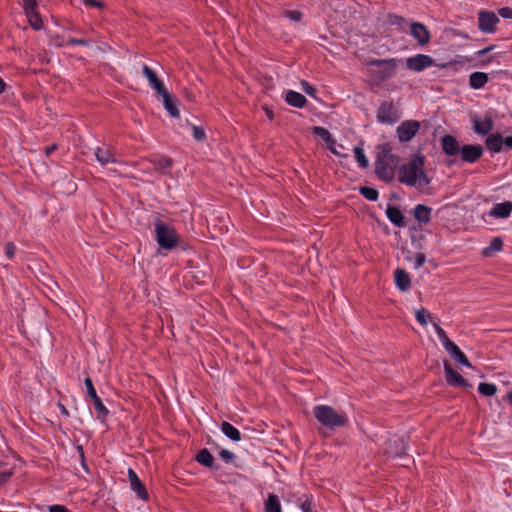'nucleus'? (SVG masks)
<instances>
[{"instance_id":"1","label":"nucleus","mask_w":512,"mask_h":512,"mask_svg":"<svg viewBox=\"0 0 512 512\" xmlns=\"http://www.w3.org/2000/svg\"><path fill=\"white\" fill-rule=\"evenodd\" d=\"M398 180L410 187L424 189L430 184L425 172V159L422 155H415L409 162L403 164L398 171Z\"/></svg>"},{"instance_id":"2","label":"nucleus","mask_w":512,"mask_h":512,"mask_svg":"<svg viewBox=\"0 0 512 512\" xmlns=\"http://www.w3.org/2000/svg\"><path fill=\"white\" fill-rule=\"evenodd\" d=\"M397 164L398 158L392 153L391 146L389 144L379 146L375 161V171L378 178L385 182H391L395 177Z\"/></svg>"},{"instance_id":"3","label":"nucleus","mask_w":512,"mask_h":512,"mask_svg":"<svg viewBox=\"0 0 512 512\" xmlns=\"http://www.w3.org/2000/svg\"><path fill=\"white\" fill-rule=\"evenodd\" d=\"M313 415L322 426L329 429L342 427L347 421L345 414L338 413L334 408L328 405L315 406L313 408Z\"/></svg>"},{"instance_id":"4","label":"nucleus","mask_w":512,"mask_h":512,"mask_svg":"<svg viewBox=\"0 0 512 512\" xmlns=\"http://www.w3.org/2000/svg\"><path fill=\"white\" fill-rule=\"evenodd\" d=\"M156 241L159 247L172 250L178 245L179 237L174 227L158 220L154 224Z\"/></svg>"},{"instance_id":"5","label":"nucleus","mask_w":512,"mask_h":512,"mask_svg":"<svg viewBox=\"0 0 512 512\" xmlns=\"http://www.w3.org/2000/svg\"><path fill=\"white\" fill-rule=\"evenodd\" d=\"M398 59L373 60L369 63L371 75L377 82L393 77L398 66Z\"/></svg>"},{"instance_id":"6","label":"nucleus","mask_w":512,"mask_h":512,"mask_svg":"<svg viewBox=\"0 0 512 512\" xmlns=\"http://www.w3.org/2000/svg\"><path fill=\"white\" fill-rule=\"evenodd\" d=\"M498 23L499 18L495 13L487 10H480L478 12V28L481 32L493 34Z\"/></svg>"},{"instance_id":"7","label":"nucleus","mask_w":512,"mask_h":512,"mask_svg":"<svg viewBox=\"0 0 512 512\" xmlns=\"http://www.w3.org/2000/svg\"><path fill=\"white\" fill-rule=\"evenodd\" d=\"M376 117L379 123L391 125L398 121L400 115L391 102H383L377 110Z\"/></svg>"},{"instance_id":"8","label":"nucleus","mask_w":512,"mask_h":512,"mask_svg":"<svg viewBox=\"0 0 512 512\" xmlns=\"http://www.w3.org/2000/svg\"><path fill=\"white\" fill-rule=\"evenodd\" d=\"M22 8L29 20L30 25L35 30L41 29L43 23L40 15L37 12V0H22Z\"/></svg>"},{"instance_id":"9","label":"nucleus","mask_w":512,"mask_h":512,"mask_svg":"<svg viewBox=\"0 0 512 512\" xmlns=\"http://www.w3.org/2000/svg\"><path fill=\"white\" fill-rule=\"evenodd\" d=\"M433 58L425 54H417L406 59V66L409 70L421 72L433 65Z\"/></svg>"},{"instance_id":"10","label":"nucleus","mask_w":512,"mask_h":512,"mask_svg":"<svg viewBox=\"0 0 512 512\" xmlns=\"http://www.w3.org/2000/svg\"><path fill=\"white\" fill-rule=\"evenodd\" d=\"M420 127L419 122L414 120H407L402 122L397 128V136L401 142L410 141L418 132Z\"/></svg>"},{"instance_id":"11","label":"nucleus","mask_w":512,"mask_h":512,"mask_svg":"<svg viewBox=\"0 0 512 512\" xmlns=\"http://www.w3.org/2000/svg\"><path fill=\"white\" fill-rule=\"evenodd\" d=\"M410 32L419 45L424 46L430 41V33L425 25L413 22L410 25Z\"/></svg>"},{"instance_id":"12","label":"nucleus","mask_w":512,"mask_h":512,"mask_svg":"<svg viewBox=\"0 0 512 512\" xmlns=\"http://www.w3.org/2000/svg\"><path fill=\"white\" fill-rule=\"evenodd\" d=\"M482 153L483 149L480 145H464L460 150L461 159L468 163L476 162Z\"/></svg>"},{"instance_id":"13","label":"nucleus","mask_w":512,"mask_h":512,"mask_svg":"<svg viewBox=\"0 0 512 512\" xmlns=\"http://www.w3.org/2000/svg\"><path fill=\"white\" fill-rule=\"evenodd\" d=\"M444 372H445V378L449 385L452 386H459V387H466L468 386L467 381L459 374L457 373L449 362H444Z\"/></svg>"},{"instance_id":"14","label":"nucleus","mask_w":512,"mask_h":512,"mask_svg":"<svg viewBox=\"0 0 512 512\" xmlns=\"http://www.w3.org/2000/svg\"><path fill=\"white\" fill-rule=\"evenodd\" d=\"M473 128L475 133L479 135H486L493 129V120L491 117L487 116L485 118H480L478 116L472 117Z\"/></svg>"},{"instance_id":"15","label":"nucleus","mask_w":512,"mask_h":512,"mask_svg":"<svg viewBox=\"0 0 512 512\" xmlns=\"http://www.w3.org/2000/svg\"><path fill=\"white\" fill-rule=\"evenodd\" d=\"M128 478L131 489L137 494V496L142 500H147L148 493L134 470H128Z\"/></svg>"},{"instance_id":"16","label":"nucleus","mask_w":512,"mask_h":512,"mask_svg":"<svg viewBox=\"0 0 512 512\" xmlns=\"http://www.w3.org/2000/svg\"><path fill=\"white\" fill-rule=\"evenodd\" d=\"M159 95L162 97V102L171 117L177 118L179 117V110L177 108V100L176 98L170 94L167 89L164 92H160Z\"/></svg>"},{"instance_id":"17","label":"nucleus","mask_w":512,"mask_h":512,"mask_svg":"<svg viewBox=\"0 0 512 512\" xmlns=\"http://www.w3.org/2000/svg\"><path fill=\"white\" fill-rule=\"evenodd\" d=\"M441 146L443 151L450 156L459 154L461 150L459 142L451 135H445L442 137Z\"/></svg>"},{"instance_id":"18","label":"nucleus","mask_w":512,"mask_h":512,"mask_svg":"<svg viewBox=\"0 0 512 512\" xmlns=\"http://www.w3.org/2000/svg\"><path fill=\"white\" fill-rule=\"evenodd\" d=\"M94 154H95L97 161L99 163H101L102 165L116 162L115 154L107 146L97 147L95 149Z\"/></svg>"},{"instance_id":"19","label":"nucleus","mask_w":512,"mask_h":512,"mask_svg":"<svg viewBox=\"0 0 512 512\" xmlns=\"http://www.w3.org/2000/svg\"><path fill=\"white\" fill-rule=\"evenodd\" d=\"M446 352L459 364L471 367L469 360L466 355L460 350V348L453 342L445 349Z\"/></svg>"},{"instance_id":"20","label":"nucleus","mask_w":512,"mask_h":512,"mask_svg":"<svg viewBox=\"0 0 512 512\" xmlns=\"http://www.w3.org/2000/svg\"><path fill=\"white\" fill-rule=\"evenodd\" d=\"M143 74L147 78L150 86L157 91L159 94L160 92H164L166 89L162 83L157 77V75L154 73V71L148 67L147 65L143 66Z\"/></svg>"},{"instance_id":"21","label":"nucleus","mask_w":512,"mask_h":512,"mask_svg":"<svg viewBox=\"0 0 512 512\" xmlns=\"http://www.w3.org/2000/svg\"><path fill=\"white\" fill-rule=\"evenodd\" d=\"M512 212V202L498 203L490 210L489 215L496 218H507Z\"/></svg>"},{"instance_id":"22","label":"nucleus","mask_w":512,"mask_h":512,"mask_svg":"<svg viewBox=\"0 0 512 512\" xmlns=\"http://www.w3.org/2000/svg\"><path fill=\"white\" fill-rule=\"evenodd\" d=\"M395 283L402 292L407 291L411 286V280L405 270L398 269L395 271Z\"/></svg>"},{"instance_id":"23","label":"nucleus","mask_w":512,"mask_h":512,"mask_svg":"<svg viewBox=\"0 0 512 512\" xmlns=\"http://www.w3.org/2000/svg\"><path fill=\"white\" fill-rule=\"evenodd\" d=\"M285 100L289 105L297 108H302L307 102L304 95L293 90L286 93Z\"/></svg>"},{"instance_id":"24","label":"nucleus","mask_w":512,"mask_h":512,"mask_svg":"<svg viewBox=\"0 0 512 512\" xmlns=\"http://www.w3.org/2000/svg\"><path fill=\"white\" fill-rule=\"evenodd\" d=\"M488 80H489V78L486 73L473 72L469 76V85L473 89H481L487 84Z\"/></svg>"},{"instance_id":"25","label":"nucleus","mask_w":512,"mask_h":512,"mask_svg":"<svg viewBox=\"0 0 512 512\" xmlns=\"http://www.w3.org/2000/svg\"><path fill=\"white\" fill-rule=\"evenodd\" d=\"M387 218L396 226L403 227L404 226V216L400 209L395 206H388L386 209Z\"/></svg>"},{"instance_id":"26","label":"nucleus","mask_w":512,"mask_h":512,"mask_svg":"<svg viewBox=\"0 0 512 512\" xmlns=\"http://www.w3.org/2000/svg\"><path fill=\"white\" fill-rule=\"evenodd\" d=\"M431 211L430 207L418 204L414 208V216L419 222L427 224L430 222Z\"/></svg>"},{"instance_id":"27","label":"nucleus","mask_w":512,"mask_h":512,"mask_svg":"<svg viewBox=\"0 0 512 512\" xmlns=\"http://www.w3.org/2000/svg\"><path fill=\"white\" fill-rule=\"evenodd\" d=\"M221 431L226 437H228L229 439H231L234 442H238L241 440V434H240L239 430L236 427H234L232 424H230L229 422H226V421L222 422Z\"/></svg>"},{"instance_id":"28","label":"nucleus","mask_w":512,"mask_h":512,"mask_svg":"<svg viewBox=\"0 0 512 512\" xmlns=\"http://www.w3.org/2000/svg\"><path fill=\"white\" fill-rule=\"evenodd\" d=\"M503 144V137L500 134H491L486 139L487 148L494 152H500Z\"/></svg>"},{"instance_id":"29","label":"nucleus","mask_w":512,"mask_h":512,"mask_svg":"<svg viewBox=\"0 0 512 512\" xmlns=\"http://www.w3.org/2000/svg\"><path fill=\"white\" fill-rule=\"evenodd\" d=\"M266 512H282L281 504L278 497L270 494L265 502Z\"/></svg>"},{"instance_id":"30","label":"nucleus","mask_w":512,"mask_h":512,"mask_svg":"<svg viewBox=\"0 0 512 512\" xmlns=\"http://www.w3.org/2000/svg\"><path fill=\"white\" fill-rule=\"evenodd\" d=\"M152 163L154 168L161 173L169 172L172 166V162L169 158H156L152 160Z\"/></svg>"},{"instance_id":"31","label":"nucleus","mask_w":512,"mask_h":512,"mask_svg":"<svg viewBox=\"0 0 512 512\" xmlns=\"http://www.w3.org/2000/svg\"><path fill=\"white\" fill-rule=\"evenodd\" d=\"M502 246V240L498 237H495L490 242V245L483 249L482 254L485 257H489L492 255V253L500 251L502 249Z\"/></svg>"},{"instance_id":"32","label":"nucleus","mask_w":512,"mask_h":512,"mask_svg":"<svg viewBox=\"0 0 512 512\" xmlns=\"http://www.w3.org/2000/svg\"><path fill=\"white\" fill-rule=\"evenodd\" d=\"M91 400L93 401L95 410L97 412V418L101 421H104L108 416V409L98 396L96 398H92Z\"/></svg>"},{"instance_id":"33","label":"nucleus","mask_w":512,"mask_h":512,"mask_svg":"<svg viewBox=\"0 0 512 512\" xmlns=\"http://www.w3.org/2000/svg\"><path fill=\"white\" fill-rule=\"evenodd\" d=\"M197 461L206 467H211L214 463V457L207 449H202L198 452Z\"/></svg>"},{"instance_id":"34","label":"nucleus","mask_w":512,"mask_h":512,"mask_svg":"<svg viewBox=\"0 0 512 512\" xmlns=\"http://www.w3.org/2000/svg\"><path fill=\"white\" fill-rule=\"evenodd\" d=\"M433 327L444 349H446L449 346V344L453 343V341L449 339L446 332L443 330L442 327H440L438 323H433Z\"/></svg>"},{"instance_id":"35","label":"nucleus","mask_w":512,"mask_h":512,"mask_svg":"<svg viewBox=\"0 0 512 512\" xmlns=\"http://www.w3.org/2000/svg\"><path fill=\"white\" fill-rule=\"evenodd\" d=\"M313 133L319 137H321L328 145L334 144V139L331 136V133L323 128V127H314Z\"/></svg>"},{"instance_id":"36","label":"nucleus","mask_w":512,"mask_h":512,"mask_svg":"<svg viewBox=\"0 0 512 512\" xmlns=\"http://www.w3.org/2000/svg\"><path fill=\"white\" fill-rule=\"evenodd\" d=\"M360 194L369 201H376L378 199V191L372 187H360Z\"/></svg>"},{"instance_id":"37","label":"nucleus","mask_w":512,"mask_h":512,"mask_svg":"<svg viewBox=\"0 0 512 512\" xmlns=\"http://www.w3.org/2000/svg\"><path fill=\"white\" fill-rule=\"evenodd\" d=\"M354 154H355V158H356V161L358 162L359 166L362 168H366L368 166L369 162H368L367 157L364 154V150L361 147L356 146L354 148Z\"/></svg>"},{"instance_id":"38","label":"nucleus","mask_w":512,"mask_h":512,"mask_svg":"<svg viewBox=\"0 0 512 512\" xmlns=\"http://www.w3.org/2000/svg\"><path fill=\"white\" fill-rule=\"evenodd\" d=\"M415 317L420 325L426 326L431 318V314L425 308H420L415 312Z\"/></svg>"},{"instance_id":"39","label":"nucleus","mask_w":512,"mask_h":512,"mask_svg":"<svg viewBox=\"0 0 512 512\" xmlns=\"http://www.w3.org/2000/svg\"><path fill=\"white\" fill-rule=\"evenodd\" d=\"M478 391L484 396H493L497 391V387L491 383H480Z\"/></svg>"},{"instance_id":"40","label":"nucleus","mask_w":512,"mask_h":512,"mask_svg":"<svg viewBox=\"0 0 512 512\" xmlns=\"http://www.w3.org/2000/svg\"><path fill=\"white\" fill-rule=\"evenodd\" d=\"M84 384H85V387H86L87 394H88L89 398L90 399L96 398L98 395L96 393V390L94 388L92 380L90 378H86L85 381H84Z\"/></svg>"},{"instance_id":"41","label":"nucleus","mask_w":512,"mask_h":512,"mask_svg":"<svg viewBox=\"0 0 512 512\" xmlns=\"http://www.w3.org/2000/svg\"><path fill=\"white\" fill-rule=\"evenodd\" d=\"M15 254H16V247L13 243L11 242H8L5 244V255L9 258V259H13L15 257Z\"/></svg>"},{"instance_id":"42","label":"nucleus","mask_w":512,"mask_h":512,"mask_svg":"<svg viewBox=\"0 0 512 512\" xmlns=\"http://www.w3.org/2000/svg\"><path fill=\"white\" fill-rule=\"evenodd\" d=\"M285 15L287 18H289L291 21L298 22L302 18V13L295 10L286 11Z\"/></svg>"},{"instance_id":"43","label":"nucleus","mask_w":512,"mask_h":512,"mask_svg":"<svg viewBox=\"0 0 512 512\" xmlns=\"http://www.w3.org/2000/svg\"><path fill=\"white\" fill-rule=\"evenodd\" d=\"M193 137L197 141H202L205 138V132L201 127L193 126Z\"/></svg>"},{"instance_id":"44","label":"nucleus","mask_w":512,"mask_h":512,"mask_svg":"<svg viewBox=\"0 0 512 512\" xmlns=\"http://www.w3.org/2000/svg\"><path fill=\"white\" fill-rule=\"evenodd\" d=\"M426 257L423 253H417L415 255V262H414V268L419 269L421 268L425 263Z\"/></svg>"},{"instance_id":"45","label":"nucleus","mask_w":512,"mask_h":512,"mask_svg":"<svg viewBox=\"0 0 512 512\" xmlns=\"http://www.w3.org/2000/svg\"><path fill=\"white\" fill-rule=\"evenodd\" d=\"M220 457L225 461V462H231L233 461V459L235 458V455L234 453H232L231 451L229 450H226V449H223L220 451Z\"/></svg>"},{"instance_id":"46","label":"nucleus","mask_w":512,"mask_h":512,"mask_svg":"<svg viewBox=\"0 0 512 512\" xmlns=\"http://www.w3.org/2000/svg\"><path fill=\"white\" fill-rule=\"evenodd\" d=\"M73 45H85L88 46L89 42L86 39L69 38L67 40V46Z\"/></svg>"},{"instance_id":"47","label":"nucleus","mask_w":512,"mask_h":512,"mask_svg":"<svg viewBox=\"0 0 512 512\" xmlns=\"http://www.w3.org/2000/svg\"><path fill=\"white\" fill-rule=\"evenodd\" d=\"M388 22L391 25H399V26H401L405 22V20L402 17L397 16V15H389Z\"/></svg>"},{"instance_id":"48","label":"nucleus","mask_w":512,"mask_h":512,"mask_svg":"<svg viewBox=\"0 0 512 512\" xmlns=\"http://www.w3.org/2000/svg\"><path fill=\"white\" fill-rule=\"evenodd\" d=\"M338 148L343 149V146H342V145H338V146H337L335 142H334V144H330V145H329V149H330V151H331L334 155H337V156H339V157H347V155H346V154H342V153H341V151H340V149H338Z\"/></svg>"},{"instance_id":"49","label":"nucleus","mask_w":512,"mask_h":512,"mask_svg":"<svg viewBox=\"0 0 512 512\" xmlns=\"http://www.w3.org/2000/svg\"><path fill=\"white\" fill-rule=\"evenodd\" d=\"M498 14L504 19L512 18V9L510 7H503L499 9Z\"/></svg>"},{"instance_id":"50","label":"nucleus","mask_w":512,"mask_h":512,"mask_svg":"<svg viewBox=\"0 0 512 512\" xmlns=\"http://www.w3.org/2000/svg\"><path fill=\"white\" fill-rule=\"evenodd\" d=\"M301 85L303 90L309 95H314L316 92V88L306 81H302Z\"/></svg>"},{"instance_id":"51","label":"nucleus","mask_w":512,"mask_h":512,"mask_svg":"<svg viewBox=\"0 0 512 512\" xmlns=\"http://www.w3.org/2000/svg\"><path fill=\"white\" fill-rule=\"evenodd\" d=\"M83 3L89 7L102 8L104 6L103 2L99 0H83Z\"/></svg>"},{"instance_id":"52","label":"nucleus","mask_w":512,"mask_h":512,"mask_svg":"<svg viewBox=\"0 0 512 512\" xmlns=\"http://www.w3.org/2000/svg\"><path fill=\"white\" fill-rule=\"evenodd\" d=\"M12 476L11 471H4L0 473V487L4 485L8 479Z\"/></svg>"},{"instance_id":"53","label":"nucleus","mask_w":512,"mask_h":512,"mask_svg":"<svg viewBox=\"0 0 512 512\" xmlns=\"http://www.w3.org/2000/svg\"><path fill=\"white\" fill-rule=\"evenodd\" d=\"M49 512H68V511L62 505H53V506H50Z\"/></svg>"},{"instance_id":"54","label":"nucleus","mask_w":512,"mask_h":512,"mask_svg":"<svg viewBox=\"0 0 512 512\" xmlns=\"http://www.w3.org/2000/svg\"><path fill=\"white\" fill-rule=\"evenodd\" d=\"M404 452H405V444L403 442H401V448L398 451L393 452L391 450H387V453L392 455V456H398V455H400V454H402Z\"/></svg>"},{"instance_id":"55","label":"nucleus","mask_w":512,"mask_h":512,"mask_svg":"<svg viewBox=\"0 0 512 512\" xmlns=\"http://www.w3.org/2000/svg\"><path fill=\"white\" fill-rule=\"evenodd\" d=\"M494 49V46L491 45V46H488L484 49H481L479 51H477V55H484V54H487L488 52L492 51Z\"/></svg>"},{"instance_id":"56","label":"nucleus","mask_w":512,"mask_h":512,"mask_svg":"<svg viewBox=\"0 0 512 512\" xmlns=\"http://www.w3.org/2000/svg\"><path fill=\"white\" fill-rule=\"evenodd\" d=\"M264 111L270 120H272L274 118V113L269 107H264Z\"/></svg>"},{"instance_id":"57","label":"nucleus","mask_w":512,"mask_h":512,"mask_svg":"<svg viewBox=\"0 0 512 512\" xmlns=\"http://www.w3.org/2000/svg\"><path fill=\"white\" fill-rule=\"evenodd\" d=\"M503 143L506 145L507 148H512V136H508L505 139H503Z\"/></svg>"},{"instance_id":"58","label":"nucleus","mask_w":512,"mask_h":512,"mask_svg":"<svg viewBox=\"0 0 512 512\" xmlns=\"http://www.w3.org/2000/svg\"><path fill=\"white\" fill-rule=\"evenodd\" d=\"M57 146L56 145H51V146H48L45 148V153L46 155H50L52 152H54L56 150Z\"/></svg>"},{"instance_id":"59","label":"nucleus","mask_w":512,"mask_h":512,"mask_svg":"<svg viewBox=\"0 0 512 512\" xmlns=\"http://www.w3.org/2000/svg\"><path fill=\"white\" fill-rule=\"evenodd\" d=\"M59 407H60V411H61V413H62L64 416L68 417V416H69V413H68L67 409H66L63 405H59Z\"/></svg>"},{"instance_id":"60","label":"nucleus","mask_w":512,"mask_h":512,"mask_svg":"<svg viewBox=\"0 0 512 512\" xmlns=\"http://www.w3.org/2000/svg\"><path fill=\"white\" fill-rule=\"evenodd\" d=\"M302 510H303L304 512H311L310 504H308V503H304V504L302 505Z\"/></svg>"},{"instance_id":"61","label":"nucleus","mask_w":512,"mask_h":512,"mask_svg":"<svg viewBox=\"0 0 512 512\" xmlns=\"http://www.w3.org/2000/svg\"><path fill=\"white\" fill-rule=\"evenodd\" d=\"M4 90H5V83L2 80V78L0 77V94L3 93Z\"/></svg>"},{"instance_id":"62","label":"nucleus","mask_w":512,"mask_h":512,"mask_svg":"<svg viewBox=\"0 0 512 512\" xmlns=\"http://www.w3.org/2000/svg\"><path fill=\"white\" fill-rule=\"evenodd\" d=\"M507 400L512 404V391L507 394Z\"/></svg>"}]
</instances>
